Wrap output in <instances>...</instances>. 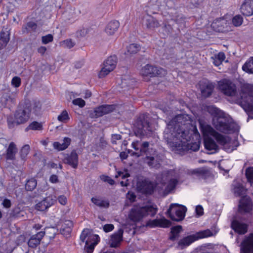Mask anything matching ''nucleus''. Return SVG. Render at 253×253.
Segmentation results:
<instances>
[{
  "label": "nucleus",
  "instance_id": "obj_48",
  "mask_svg": "<svg viewBox=\"0 0 253 253\" xmlns=\"http://www.w3.org/2000/svg\"><path fill=\"white\" fill-rule=\"evenodd\" d=\"M37 24L32 21L29 22L27 23L25 28H23V32H29L31 31H35L37 28Z\"/></svg>",
  "mask_w": 253,
  "mask_h": 253
},
{
  "label": "nucleus",
  "instance_id": "obj_2",
  "mask_svg": "<svg viewBox=\"0 0 253 253\" xmlns=\"http://www.w3.org/2000/svg\"><path fill=\"white\" fill-rule=\"evenodd\" d=\"M215 113L219 116L215 117L212 120V124L218 131L225 133H231L235 131V124L228 118L225 117L222 112L216 108L212 107Z\"/></svg>",
  "mask_w": 253,
  "mask_h": 253
},
{
  "label": "nucleus",
  "instance_id": "obj_17",
  "mask_svg": "<svg viewBox=\"0 0 253 253\" xmlns=\"http://www.w3.org/2000/svg\"><path fill=\"white\" fill-rule=\"evenodd\" d=\"M123 230L120 229L110 236L109 244L111 247L117 248L120 246L123 240Z\"/></svg>",
  "mask_w": 253,
  "mask_h": 253
},
{
  "label": "nucleus",
  "instance_id": "obj_56",
  "mask_svg": "<svg viewBox=\"0 0 253 253\" xmlns=\"http://www.w3.org/2000/svg\"><path fill=\"white\" fill-rule=\"evenodd\" d=\"M53 38L51 34H48L42 37V41L43 44H47L53 41Z\"/></svg>",
  "mask_w": 253,
  "mask_h": 253
},
{
  "label": "nucleus",
  "instance_id": "obj_59",
  "mask_svg": "<svg viewBox=\"0 0 253 253\" xmlns=\"http://www.w3.org/2000/svg\"><path fill=\"white\" fill-rule=\"evenodd\" d=\"M130 176L129 174L126 172L118 171L117 174L116 175V177H121L122 179H125Z\"/></svg>",
  "mask_w": 253,
  "mask_h": 253
},
{
  "label": "nucleus",
  "instance_id": "obj_44",
  "mask_svg": "<svg viewBox=\"0 0 253 253\" xmlns=\"http://www.w3.org/2000/svg\"><path fill=\"white\" fill-rule=\"evenodd\" d=\"M28 106L31 108V112H33L36 115L40 113L41 110V104L39 101L34 102Z\"/></svg>",
  "mask_w": 253,
  "mask_h": 253
},
{
  "label": "nucleus",
  "instance_id": "obj_10",
  "mask_svg": "<svg viewBox=\"0 0 253 253\" xmlns=\"http://www.w3.org/2000/svg\"><path fill=\"white\" fill-rule=\"evenodd\" d=\"M117 63L116 56L113 55L109 57L103 63V67L98 74L99 78H104L109 74L116 68Z\"/></svg>",
  "mask_w": 253,
  "mask_h": 253
},
{
  "label": "nucleus",
  "instance_id": "obj_5",
  "mask_svg": "<svg viewBox=\"0 0 253 253\" xmlns=\"http://www.w3.org/2000/svg\"><path fill=\"white\" fill-rule=\"evenodd\" d=\"M245 93L242 96L239 105L248 115L253 119V85L248 84L245 87Z\"/></svg>",
  "mask_w": 253,
  "mask_h": 253
},
{
  "label": "nucleus",
  "instance_id": "obj_18",
  "mask_svg": "<svg viewBox=\"0 0 253 253\" xmlns=\"http://www.w3.org/2000/svg\"><path fill=\"white\" fill-rule=\"evenodd\" d=\"M241 12L245 16L253 15V0H245L240 7Z\"/></svg>",
  "mask_w": 253,
  "mask_h": 253
},
{
  "label": "nucleus",
  "instance_id": "obj_39",
  "mask_svg": "<svg viewBox=\"0 0 253 253\" xmlns=\"http://www.w3.org/2000/svg\"><path fill=\"white\" fill-rule=\"evenodd\" d=\"M42 129V125L41 123L37 121H34L30 123L25 128V131H28L30 130H41Z\"/></svg>",
  "mask_w": 253,
  "mask_h": 253
},
{
  "label": "nucleus",
  "instance_id": "obj_6",
  "mask_svg": "<svg viewBox=\"0 0 253 253\" xmlns=\"http://www.w3.org/2000/svg\"><path fill=\"white\" fill-rule=\"evenodd\" d=\"M153 128L149 122V118L147 115H141L136 122L134 132L138 137L147 136L152 132Z\"/></svg>",
  "mask_w": 253,
  "mask_h": 253
},
{
  "label": "nucleus",
  "instance_id": "obj_60",
  "mask_svg": "<svg viewBox=\"0 0 253 253\" xmlns=\"http://www.w3.org/2000/svg\"><path fill=\"white\" fill-rule=\"evenodd\" d=\"M247 190L244 188L241 184L238 183V196L246 194Z\"/></svg>",
  "mask_w": 253,
  "mask_h": 253
},
{
  "label": "nucleus",
  "instance_id": "obj_25",
  "mask_svg": "<svg viewBox=\"0 0 253 253\" xmlns=\"http://www.w3.org/2000/svg\"><path fill=\"white\" fill-rule=\"evenodd\" d=\"M99 236L94 235L90 237L91 242L88 239L85 241V245L84 247V251L87 253H92L93 251L94 247L98 244L99 242Z\"/></svg>",
  "mask_w": 253,
  "mask_h": 253
},
{
  "label": "nucleus",
  "instance_id": "obj_54",
  "mask_svg": "<svg viewBox=\"0 0 253 253\" xmlns=\"http://www.w3.org/2000/svg\"><path fill=\"white\" fill-rule=\"evenodd\" d=\"M21 83V79L15 76L12 79L11 84L15 87H18L20 86Z\"/></svg>",
  "mask_w": 253,
  "mask_h": 253
},
{
  "label": "nucleus",
  "instance_id": "obj_16",
  "mask_svg": "<svg viewBox=\"0 0 253 253\" xmlns=\"http://www.w3.org/2000/svg\"><path fill=\"white\" fill-rule=\"evenodd\" d=\"M240 253H253V233H250L242 242Z\"/></svg>",
  "mask_w": 253,
  "mask_h": 253
},
{
  "label": "nucleus",
  "instance_id": "obj_47",
  "mask_svg": "<svg viewBox=\"0 0 253 253\" xmlns=\"http://www.w3.org/2000/svg\"><path fill=\"white\" fill-rule=\"evenodd\" d=\"M245 175L247 181L252 185L253 184V168H248L246 170Z\"/></svg>",
  "mask_w": 253,
  "mask_h": 253
},
{
  "label": "nucleus",
  "instance_id": "obj_9",
  "mask_svg": "<svg viewBox=\"0 0 253 253\" xmlns=\"http://www.w3.org/2000/svg\"><path fill=\"white\" fill-rule=\"evenodd\" d=\"M219 90L225 95L234 96L237 93L236 86L230 80L223 79L218 83Z\"/></svg>",
  "mask_w": 253,
  "mask_h": 253
},
{
  "label": "nucleus",
  "instance_id": "obj_1",
  "mask_svg": "<svg viewBox=\"0 0 253 253\" xmlns=\"http://www.w3.org/2000/svg\"><path fill=\"white\" fill-rule=\"evenodd\" d=\"M191 118L187 114L176 116L170 122L169 126H173L165 131V138L170 148L174 150L185 149V144L189 138V128L191 127Z\"/></svg>",
  "mask_w": 253,
  "mask_h": 253
},
{
  "label": "nucleus",
  "instance_id": "obj_58",
  "mask_svg": "<svg viewBox=\"0 0 253 253\" xmlns=\"http://www.w3.org/2000/svg\"><path fill=\"white\" fill-rule=\"evenodd\" d=\"M207 170L203 168L197 169L193 170L192 173L197 174L198 175H203L206 174Z\"/></svg>",
  "mask_w": 253,
  "mask_h": 253
},
{
  "label": "nucleus",
  "instance_id": "obj_45",
  "mask_svg": "<svg viewBox=\"0 0 253 253\" xmlns=\"http://www.w3.org/2000/svg\"><path fill=\"white\" fill-rule=\"evenodd\" d=\"M37 185V182L34 178H31L27 180L25 184V188L27 191L33 190Z\"/></svg>",
  "mask_w": 253,
  "mask_h": 253
},
{
  "label": "nucleus",
  "instance_id": "obj_53",
  "mask_svg": "<svg viewBox=\"0 0 253 253\" xmlns=\"http://www.w3.org/2000/svg\"><path fill=\"white\" fill-rule=\"evenodd\" d=\"M134 82V81L132 79H129L128 78H124L122 81V87L125 88L126 86H130L132 85V83Z\"/></svg>",
  "mask_w": 253,
  "mask_h": 253
},
{
  "label": "nucleus",
  "instance_id": "obj_22",
  "mask_svg": "<svg viewBox=\"0 0 253 253\" xmlns=\"http://www.w3.org/2000/svg\"><path fill=\"white\" fill-rule=\"evenodd\" d=\"M227 21L224 19L220 18L214 20L211 24V27L216 32H224L227 30Z\"/></svg>",
  "mask_w": 253,
  "mask_h": 253
},
{
  "label": "nucleus",
  "instance_id": "obj_61",
  "mask_svg": "<svg viewBox=\"0 0 253 253\" xmlns=\"http://www.w3.org/2000/svg\"><path fill=\"white\" fill-rule=\"evenodd\" d=\"M63 43L67 47L69 48L73 47L75 45V43L72 42V41L71 39L66 40L63 42Z\"/></svg>",
  "mask_w": 253,
  "mask_h": 253
},
{
  "label": "nucleus",
  "instance_id": "obj_50",
  "mask_svg": "<svg viewBox=\"0 0 253 253\" xmlns=\"http://www.w3.org/2000/svg\"><path fill=\"white\" fill-rule=\"evenodd\" d=\"M248 226L246 223H242L238 221V235L245 234L248 231Z\"/></svg>",
  "mask_w": 253,
  "mask_h": 253
},
{
  "label": "nucleus",
  "instance_id": "obj_3",
  "mask_svg": "<svg viewBox=\"0 0 253 253\" xmlns=\"http://www.w3.org/2000/svg\"><path fill=\"white\" fill-rule=\"evenodd\" d=\"M157 211L156 206L149 205L143 207H134L130 211L129 218L134 222H138L149 215L154 216Z\"/></svg>",
  "mask_w": 253,
  "mask_h": 253
},
{
  "label": "nucleus",
  "instance_id": "obj_21",
  "mask_svg": "<svg viewBox=\"0 0 253 253\" xmlns=\"http://www.w3.org/2000/svg\"><path fill=\"white\" fill-rule=\"evenodd\" d=\"M147 225L151 227H161L166 228L170 225V222L165 218L155 219L149 220L147 222Z\"/></svg>",
  "mask_w": 253,
  "mask_h": 253
},
{
  "label": "nucleus",
  "instance_id": "obj_26",
  "mask_svg": "<svg viewBox=\"0 0 253 253\" xmlns=\"http://www.w3.org/2000/svg\"><path fill=\"white\" fill-rule=\"evenodd\" d=\"M213 85L209 82L200 84V89L202 96L205 97L210 96L213 90Z\"/></svg>",
  "mask_w": 253,
  "mask_h": 253
},
{
  "label": "nucleus",
  "instance_id": "obj_42",
  "mask_svg": "<svg viewBox=\"0 0 253 253\" xmlns=\"http://www.w3.org/2000/svg\"><path fill=\"white\" fill-rule=\"evenodd\" d=\"M91 201L94 204L101 208H108L109 206V203L108 201L100 199L92 198Z\"/></svg>",
  "mask_w": 253,
  "mask_h": 253
},
{
  "label": "nucleus",
  "instance_id": "obj_11",
  "mask_svg": "<svg viewBox=\"0 0 253 253\" xmlns=\"http://www.w3.org/2000/svg\"><path fill=\"white\" fill-rule=\"evenodd\" d=\"M140 74L142 76H164L166 74V71L160 67H157L149 64H147L142 68Z\"/></svg>",
  "mask_w": 253,
  "mask_h": 253
},
{
  "label": "nucleus",
  "instance_id": "obj_62",
  "mask_svg": "<svg viewBox=\"0 0 253 253\" xmlns=\"http://www.w3.org/2000/svg\"><path fill=\"white\" fill-rule=\"evenodd\" d=\"M175 22L178 24H184L185 22V18L182 15H178L175 19Z\"/></svg>",
  "mask_w": 253,
  "mask_h": 253
},
{
  "label": "nucleus",
  "instance_id": "obj_28",
  "mask_svg": "<svg viewBox=\"0 0 253 253\" xmlns=\"http://www.w3.org/2000/svg\"><path fill=\"white\" fill-rule=\"evenodd\" d=\"M218 232V230L216 228L212 229L211 230L210 229H207L197 233L196 234H195V236L196 237V239L197 240L199 239L214 236Z\"/></svg>",
  "mask_w": 253,
  "mask_h": 253
},
{
  "label": "nucleus",
  "instance_id": "obj_52",
  "mask_svg": "<svg viewBox=\"0 0 253 253\" xmlns=\"http://www.w3.org/2000/svg\"><path fill=\"white\" fill-rule=\"evenodd\" d=\"M140 152L141 154L146 153L148 151L149 146V143L147 141H145L142 143V144L140 145Z\"/></svg>",
  "mask_w": 253,
  "mask_h": 253
},
{
  "label": "nucleus",
  "instance_id": "obj_19",
  "mask_svg": "<svg viewBox=\"0 0 253 253\" xmlns=\"http://www.w3.org/2000/svg\"><path fill=\"white\" fill-rule=\"evenodd\" d=\"M65 164L71 166L73 168L76 169L78 165V156L76 152L74 150L70 154L65 155L64 159Z\"/></svg>",
  "mask_w": 253,
  "mask_h": 253
},
{
  "label": "nucleus",
  "instance_id": "obj_55",
  "mask_svg": "<svg viewBox=\"0 0 253 253\" xmlns=\"http://www.w3.org/2000/svg\"><path fill=\"white\" fill-rule=\"evenodd\" d=\"M72 103L74 105L79 106L80 107H83L85 104V101L81 98L74 99Z\"/></svg>",
  "mask_w": 253,
  "mask_h": 253
},
{
  "label": "nucleus",
  "instance_id": "obj_63",
  "mask_svg": "<svg viewBox=\"0 0 253 253\" xmlns=\"http://www.w3.org/2000/svg\"><path fill=\"white\" fill-rule=\"evenodd\" d=\"M58 201L59 203L62 205H65L67 202V199L66 196L61 195L58 197Z\"/></svg>",
  "mask_w": 253,
  "mask_h": 253
},
{
  "label": "nucleus",
  "instance_id": "obj_8",
  "mask_svg": "<svg viewBox=\"0 0 253 253\" xmlns=\"http://www.w3.org/2000/svg\"><path fill=\"white\" fill-rule=\"evenodd\" d=\"M177 176L174 170H169L164 171L162 174V180L163 183H168L166 188V191L170 192L173 190L177 183Z\"/></svg>",
  "mask_w": 253,
  "mask_h": 253
},
{
  "label": "nucleus",
  "instance_id": "obj_7",
  "mask_svg": "<svg viewBox=\"0 0 253 253\" xmlns=\"http://www.w3.org/2000/svg\"><path fill=\"white\" fill-rule=\"evenodd\" d=\"M186 210L185 206H180L177 204H171L167 213L172 220L179 221L184 219Z\"/></svg>",
  "mask_w": 253,
  "mask_h": 253
},
{
  "label": "nucleus",
  "instance_id": "obj_40",
  "mask_svg": "<svg viewBox=\"0 0 253 253\" xmlns=\"http://www.w3.org/2000/svg\"><path fill=\"white\" fill-rule=\"evenodd\" d=\"M213 137L216 140L217 142L222 146L225 145L228 141V138L217 132H216L213 135Z\"/></svg>",
  "mask_w": 253,
  "mask_h": 253
},
{
  "label": "nucleus",
  "instance_id": "obj_33",
  "mask_svg": "<svg viewBox=\"0 0 253 253\" xmlns=\"http://www.w3.org/2000/svg\"><path fill=\"white\" fill-rule=\"evenodd\" d=\"M17 152V149L16 145L13 142H11L6 150V159L9 160H14Z\"/></svg>",
  "mask_w": 253,
  "mask_h": 253
},
{
  "label": "nucleus",
  "instance_id": "obj_51",
  "mask_svg": "<svg viewBox=\"0 0 253 253\" xmlns=\"http://www.w3.org/2000/svg\"><path fill=\"white\" fill-rule=\"evenodd\" d=\"M30 146L28 144H26L22 147L20 151L21 157L22 159H24L27 156L30 151Z\"/></svg>",
  "mask_w": 253,
  "mask_h": 253
},
{
  "label": "nucleus",
  "instance_id": "obj_46",
  "mask_svg": "<svg viewBox=\"0 0 253 253\" xmlns=\"http://www.w3.org/2000/svg\"><path fill=\"white\" fill-rule=\"evenodd\" d=\"M140 49V46L139 44L132 43L127 47V54H135Z\"/></svg>",
  "mask_w": 253,
  "mask_h": 253
},
{
  "label": "nucleus",
  "instance_id": "obj_14",
  "mask_svg": "<svg viewBox=\"0 0 253 253\" xmlns=\"http://www.w3.org/2000/svg\"><path fill=\"white\" fill-rule=\"evenodd\" d=\"M115 109L112 105H103L96 108L93 111L90 113L91 118H98L111 113Z\"/></svg>",
  "mask_w": 253,
  "mask_h": 253
},
{
  "label": "nucleus",
  "instance_id": "obj_41",
  "mask_svg": "<svg viewBox=\"0 0 253 253\" xmlns=\"http://www.w3.org/2000/svg\"><path fill=\"white\" fill-rule=\"evenodd\" d=\"M225 56L223 52H219L218 54L215 55L214 57L212 58L213 63L216 66H219L222 62L225 60Z\"/></svg>",
  "mask_w": 253,
  "mask_h": 253
},
{
  "label": "nucleus",
  "instance_id": "obj_12",
  "mask_svg": "<svg viewBox=\"0 0 253 253\" xmlns=\"http://www.w3.org/2000/svg\"><path fill=\"white\" fill-rule=\"evenodd\" d=\"M253 210V202L251 198L245 195L240 200L238 204V212L249 213Z\"/></svg>",
  "mask_w": 253,
  "mask_h": 253
},
{
  "label": "nucleus",
  "instance_id": "obj_32",
  "mask_svg": "<svg viewBox=\"0 0 253 253\" xmlns=\"http://www.w3.org/2000/svg\"><path fill=\"white\" fill-rule=\"evenodd\" d=\"M120 25L119 22L117 20L110 21L105 28L106 33L109 35H113L118 30Z\"/></svg>",
  "mask_w": 253,
  "mask_h": 253
},
{
  "label": "nucleus",
  "instance_id": "obj_24",
  "mask_svg": "<svg viewBox=\"0 0 253 253\" xmlns=\"http://www.w3.org/2000/svg\"><path fill=\"white\" fill-rule=\"evenodd\" d=\"M45 232L41 231L36 235H33L28 241L29 247L32 248H36L40 244V242Z\"/></svg>",
  "mask_w": 253,
  "mask_h": 253
},
{
  "label": "nucleus",
  "instance_id": "obj_31",
  "mask_svg": "<svg viewBox=\"0 0 253 253\" xmlns=\"http://www.w3.org/2000/svg\"><path fill=\"white\" fill-rule=\"evenodd\" d=\"M71 139L69 137H65L63 142L60 143L59 142H54L53 143V146L55 149L58 151H62L65 150L70 145Z\"/></svg>",
  "mask_w": 253,
  "mask_h": 253
},
{
  "label": "nucleus",
  "instance_id": "obj_36",
  "mask_svg": "<svg viewBox=\"0 0 253 253\" xmlns=\"http://www.w3.org/2000/svg\"><path fill=\"white\" fill-rule=\"evenodd\" d=\"M0 101L4 106H11L14 103V98L11 97L9 91L3 93Z\"/></svg>",
  "mask_w": 253,
  "mask_h": 253
},
{
  "label": "nucleus",
  "instance_id": "obj_23",
  "mask_svg": "<svg viewBox=\"0 0 253 253\" xmlns=\"http://www.w3.org/2000/svg\"><path fill=\"white\" fill-rule=\"evenodd\" d=\"M200 128L202 131L204 138L211 137L216 132L210 125L200 122Z\"/></svg>",
  "mask_w": 253,
  "mask_h": 253
},
{
  "label": "nucleus",
  "instance_id": "obj_34",
  "mask_svg": "<svg viewBox=\"0 0 253 253\" xmlns=\"http://www.w3.org/2000/svg\"><path fill=\"white\" fill-rule=\"evenodd\" d=\"M153 156H147L145 161L148 165L151 168H158L160 166V162L157 156L153 154Z\"/></svg>",
  "mask_w": 253,
  "mask_h": 253
},
{
  "label": "nucleus",
  "instance_id": "obj_57",
  "mask_svg": "<svg viewBox=\"0 0 253 253\" xmlns=\"http://www.w3.org/2000/svg\"><path fill=\"white\" fill-rule=\"evenodd\" d=\"M100 178L102 181L107 182L112 185H113L115 183L114 180L108 176L102 175L100 176Z\"/></svg>",
  "mask_w": 253,
  "mask_h": 253
},
{
  "label": "nucleus",
  "instance_id": "obj_30",
  "mask_svg": "<svg viewBox=\"0 0 253 253\" xmlns=\"http://www.w3.org/2000/svg\"><path fill=\"white\" fill-rule=\"evenodd\" d=\"M196 237L195 235L188 236L181 240L178 243V245L181 249H183L186 247L189 246L191 243L196 241Z\"/></svg>",
  "mask_w": 253,
  "mask_h": 253
},
{
  "label": "nucleus",
  "instance_id": "obj_64",
  "mask_svg": "<svg viewBox=\"0 0 253 253\" xmlns=\"http://www.w3.org/2000/svg\"><path fill=\"white\" fill-rule=\"evenodd\" d=\"M114 228V226L112 224H107L103 226V230L105 232H109L112 231Z\"/></svg>",
  "mask_w": 253,
  "mask_h": 253
},
{
  "label": "nucleus",
  "instance_id": "obj_13",
  "mask_svg": "<svg viewBox=\"0 0 253 253\" xmlns=\"http://www.w3.org/2000/svg\"><path fill=\"white\" fill-rule=\"evenodd\" d=\"M56 197L54 195H49L44 199L38 203L35 206L36 210L40 211H44L53 205L56 202Z\"/></svg>",
  "mask_w": 253,
  "mask_h": 253
},
{
  "label": "nucleus",
  "instance_id": "obj_43",
  "mask_svg": "<svg viewBox=\"0 0 253 253\" xmlns=\"http://www.w3.org/2000/svg\"><path fill=\"white\" fill-rule=\"evenodd\" d=\"M181 230L182 227L180 225L172 227L171 229V235L169 239L172 241L175 240L178 237V235Z\"/></svg>",
  "mask_w": 253,
  "mask_h": 253
},
{
  "label": "nucleus",
  "instance_id": "obj_20",
  "mask_svg": "<svg viewBox=\"0 0 253 253\" xmlns=\"http://www.w3.org/2000/svg\"><path fill=\"white\" fill-rule=\"evenodd\" d=\"M204 146L210 154H214L218 152L219 147L215 141L211 137H206L204 138Z\"/></svg>",
  "mask_w": 253,
  "mask_h": 253
},
{
  "label": "nucleus",
  "instance_id": "obj_49",
  "mask_svg": "<svg viewBox=\"0 0 253 253\" xmlns=\"http://www.w3.org/2000/svg\"><path fill=\"white\" fill-rule=\"evenodd\" d=\"M58 120L63 123H66L69 120V117L66 110H64L58 116Z\"/></svg>",
  "mask_w": 253,
  "mask_h": 253
},
{
  "label": "nucleus",
  "instance_id": "obj_38",
  "mask_svg": "<svg viewBox=\"0 0 253 253\" xmlns=\"http://www.w3.org/2000/svg\"><path fill=\"white\" fill-rule=\"evenodd\" d=\"M146 26L149 28H156L159 26L158 21L151 16H147L145 19Z\"/></svg>",
  "mask_w": 253,
  "mask_h": 253
},
{
  "label": "nucleus",
  "instance_id": "obj_37",
  "mask_svg": "<svg viewBox=\"0 0 253 253\" xmlns=\"http://www.w3.org/2000/svg\"><path fill=\"white\" fill-rule=\"evenodd\" d=\"M243 71L250 74H253V56L250 57L242 66Z\"/></svg>",
  "mask_w": 253,
  "mask_h": 253
},
{
  "label": "nucleus",
  "instance_id": "obj_29",
  "mask_svg": "<svg viewBox=\"0 0 253 253\" xmlns=\"http://www.w3.org/2000/svg\"><path fill=\"white\" fill-rule=\"evenodd\" d=\"M10 33L6 29L0 32V49L5 47L9 41Z\"/></svg>",
  "mask_w": 253,
  "mask_h": 253
},
{
  "label": "nucleus",
  "instance_id": "obj_27",
  "mask_svg": "<svg viewBox=\"0 0 253 253\" xmlns=\"http://www.w3.org/2000/svg\"><path fill=\"white\" fill-rule=\"evenodd\" d=\"M73 226V222L71 220H65L62 224L60 229L61 233L66 237L70 235Z\"/></svg>",
  "mask_w": 253,
  "mask_h": 253
},
{
  "label": "nucleus",
  "instance_id": "obj_15",
  "mask_svg": "<svg viewBox=\"0 0 253 253\" xmlns=\"http://www.w3.org/2000/svg\"><path fill=\"white\" fill-rule=\"evenodd\" d=\"M136 187L138 191L146 194H152L154 189V184L147 180H139Z\"/></svg>",
  "mask_w": 253,
  "mask_h": 253
},
{
  "label": "nucleus",
  "instance_id": "obj_4",
  "mask_svg": "<svg viewBox=\"0 0 253 253\" xmlns=\"http://www.w3.org/2000/svg\"><path fill=\"white\" fill-rule=\"evenodd\" d=\"M31 109L26 104L19 107L14 113V120L8 119L7 120L9 127H13L14 125H19L27 123L30 118Z\"/></svg>",
  "mask_w": 253,
  "mask_h": 253
},
{
  "label": "nucleus",
  "instance_id": "obj_35",
  "mask_svg": "<svg viewBox=\"0 0 253 253\" xmlns=\"http://www.w3.org/2000/svg\"><path fill=\"white\" fill-rule=\"evenodd\" d=\"M190 135H189V138L188 139V140H187L186 143L185 144V147H186L185 149L174 150L170 148L171 150L175 152L183 151H185L187 149H190L193 151H198L200 148L199 142H195L193 143H188V142L190 140Z\"/></svg>",
  "mask_w": 253,
  "mask_h": 253
}]
</instances>
